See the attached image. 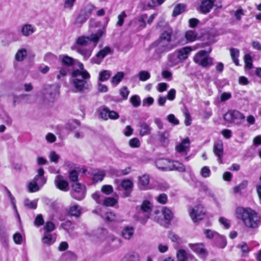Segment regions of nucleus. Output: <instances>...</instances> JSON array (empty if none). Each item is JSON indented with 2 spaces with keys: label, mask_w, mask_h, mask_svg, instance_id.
Listing matches in <instances>:
<instances>
[{
  "label": "nucleus",
  "mask_w": 261,
  "mask_h": 261,
  "mask_svg": "<svg viewBox=\"0 0 261 261\" xmlns=\"http://www.w3.org/2000/svg\"><path fill=\"white\" fill-rule=\"evenodd\" d=\"M94 9H95V7L94 5L90 4H87L85 7V15L89 17V16Z\"/></svg>",
  "instance_id": "obj_63"
},
{
  "label": "nucleus",
  "mask_w": 261,
  "mask_h": 261,
  "mask_svg": "<svg viewBox=\"0 0 261 261\" xmlns=\"http://www.w3.org/2000/svg\"><path fill=\"white\" fill-rule=\"evenodd\" d=\"M55 185L57 188L64 191L67 192L69 190V184L64 179L61 175H57L54 180Z\"/></svg>",
  "instance_id": "obj_17"
},
{
  "label": "nucleus",
  "mask_w": 261,
  "mask_h": 261,
  "mask_svg": "<svg viewBox=\"0 0 261 261\" xmlns=\"http://www.w3.org/2000/svg\"><path fill=\"white\" fill-rule=\"evenodd\" d=\"M101 191L106 195H110L113 192V188L111 185H103L101 188Z\"/></svg>",
  "instance_id": "obj_59"
},
{
  "label": "nucleus",
  "mask_w": 261,
  "mask_h": 261,
  "mask_svg": "<svg viewBox=\"0 0 261 261\" xmlns=\"http://www.w3.org/2000/svg\"><path fill=\"white\" fill-rule=\"evenodd\" d=\"M185 37L188 41L193 42L196 40L197 34L193 31L189 30L186 32Z\"/></svg>",
  "instance_id": "obj_39"
},
{
  "label": "nucleus",
  "mask_w": 261,
  "mask_h": 261,
  "mask_svg": "<svg viewBox=\"0 0 261 261\" xmlns=\"http://www.w3.org/2000/svg\"><path fill=\"white\" fill-rule=\"evenodd\" d=\"M79 69L74 70L72 72L73 78L72 84L77 92H83L90 89L91 85L89 82L90 75L84 68V65L78 62Z\"/></svg>",
  "instance_id": "obj_2"
},
{
  "label": "nucleus",
  "mask_w": 261,
  "mask_h": 261,
  "mask_svg": "<svg viewBox=\"0 0 261 261\" xmlns=\"http://www.w3.org/2000/svg\"><path fill=\"white\" fill-rule=\"evenodd\" d=\"M189 246L193 252L202 259H205L208 255V252L203 243L189 244Z\"/></svg>",
  "instance_id": "obj_13"
},
{
  "label": "nucleus",
  "mask_w": 261,
  "mask_h": 261,
  "mask_svg": "<svg viewBox=\"0 0 261 261\" xmlns=\"http://www.w3.org/2000/svg\"><path fill=\"white\" fill-rule=\"evenodd\" d=\"M130 101L134 107H138L141 104V99L137 95L132 96L130 98Z\"/></svg>",
  "instance_id": "obj_53"
},
{
  "label": "nucleus",
  "mask_w": 261,
  "mask_h": 261,
  "mask_svg": "<svg viewBox=\"0 0 261 261\" xmlns=\"http://www.w3.org/2000/svg\"><path fill=\"white\" fill-rule=\"evenodd\" d=\"M199 47L198 45L192 46H186L181 49H177L169 55L168 61L170 66H174L181 63L188 58L192 51L195 50Z\"/></svg>",
  "instance_id": "obj_3"
},
{
  "label": "nucleus",
  "mask_w": 261,
  "mask_h": 261,
  "mask_svg": "<svg viewBox=\"0 0 261 261\" xmlns=\"http://www.w3.org/2000/svg\"><path fill=\"white\" fill-rule=\"evenodd\" d=\"M139 133L141 136L148 135L150 133L151 128L149 124L145 122H141L139 123Z\"/></svg>",
  "instance_id": "obj_24"
},
{
  "label": "nucleus",
  "mask_w": 261,
  "mask_h": 261,
  "mask_svg": "<svg viewBox=\"0 0 261 261\" xmlns=\"http://www.w3.org/2000/svg\"><path fill=\"white\" fill-rule=\"evenodd\" d=\"M172 34L173 31L172 29L169 28L161 34L159 39L170 43Z\"/></svg>",
  "instance_id": "obj_30"
},
{
  "label": "nucleus",
  "mask_w": 261,
  "mask_h": 261,
  "mask_svg": "<svg viewBox=\"0 0 261 261\" xmlns=\"http://www.w3.org/2000/svg\"><path fill=\"white\" fill-rule=\"evenodd\" d=\"M234 215L247 228L255 229L260 225L259 215L250 207H238L235 210Z\"/></svg>",
  "instance_id": "obj_1"
},
{
  "label": "nucleus",
  "mask_w": 261,
  "mask_h": 261,
  "mask_svg": "<svg viewBox=\"0 0 261 261\" xmlns=\"http://www.w3.org/2000/svg\"><path fill=\"white\" fill-rule=\"evenodd\" d=\"M156 200L162 204H165L167 202L168 197L166 194L162 193L155 197Z\"/></svg>",
  "instance_id": "obj_56"
},
{
  "label": "nucleus",
  "mask_w": 261,
  "mask_h": 261,
  "mask_svg": "<svg viewBox=\"0 0 261 261\" xmlns=\"http://www.w3.org/2000/svg\"><path fill=\"white\" fill-rule=\"evenodd\" d=\"M105 33L104 30H99L95 34H92L90 37L80 36L76 40V43L81 46L84 47L93 42V47H95L99 39Z\"/></svg>",
  "instance_id": "obj_5"
},
{
  "label": "nucleus",
  "mask_w": 261,
  "mask_h": 261,
  "mask_svg": "<svg viewBox=\"0 0 261 261\" xmlns=\"http://www.w3.org/2000/svg\"><path fill=\"white\" fill-rule=\"evenodd\" d=\"M154 102V99L152 97H148L143 100L142 105L143 107H149Z\"/></svg>",
  "instance_id": "obj_64"
},
{
  "label": "nucleus",
  "mask_w": 261,
  "mask_h": 261,
  "mask_svg": "<svg viewBox=\"0 0 261 261\" xmlns=\"http://www.w3.org/2000/svg\"><path fill=\"white\" fill-rule=\"evenodd\" d=\"M211 51V49L208 52L204 50H200L194 56L193 58L194 62L203 67L212 65L213 64V59L208 56V54Z\"/></svg>",
  "instance_id": "obj_7"
},
{
  "label": "nucleus",
  "mask_w": 261,
  "mask_h": 261,
  "mask_svg": "<svg viewBox=\"0 0 261 261\" xmlns=\"http://www.w3.org/2000/svg\"><path fill=\"white\" fill-rule=\"evenodd\" d=\"M248 185V181L247 180H243L241 183H240L239 185L233 188V191L234 193H239L241 192L242 190L246 188V187Z\"/></svg>",
  "instance_id": "obj_55"
},
{
  "label": "nucleus",
  "mask_w": 261,
  "mask_h": 261,
  "mask_svg": "<svg viewBox=\"0 0 261 261\" xmlns=\"http://www.w3.org/2000/svg\"><path fill=\"white\" fill-rule=\"evenodd\" d=\"M204 233L207 239H214V240L215 239H221L222 242L220 245L221 248H223L226 246V240L223 236H221L217 232L209 229H205Z\"/></svg>",
  "instance_id": "obj_16"
},
{
  "label": "nucleus",
  "mask_w": 261,
  "mask_h": 261,
  "mask_svg": "<svg viewBox=\"0 0 261 261\" xmlns=\"http://www.w3.org/2000/svg\"><path fill=\"white\" fill-rule=\"evenodd\" d=\"M98 117L104 120L109 119L115 120L119 117V115L115 111L110 110L108 108L102 106L97 110Z\"/></svg>",
  "instance_id": "obj_10"
},
{
  "label": "nucleus",
  "mask_w": 261,
  "mask_h": 261,
  "mask_svg": "<svg viewBox=\"0 0 261 261\" xmlns=\"http://www.w3.org/2000/svg\"><path fill=\"white\" fill-rule=\"evenodd\" d=\"M190 144L189 138L184 139L180 143L176 146V150L178 153L186 155L189 151Z\"/></svg>",
  "instance_id": "obj_19"
},
{
  "label": "nucleus",
  "mask_w": 261,
  "mask_h": 261,
  "mask_svg": "<svg viewBox=\"0 0 261 261\" xmlns=\"http://www.w3.org/2000/svg\"><path fill=\"white\" fill-rule=\"evenodd\" d=\"M155 165L159 169L164 171L176 170L182 172L185 170V167L181 163L177 161H170L166 159L157 160Z\"/></svg>",
  "instance_id": "obj_4"
},
{
  "label": "nucleus",
  "mask_w": 261,
  "mask_h": 261,
  "mask_svg": "<svg viewBox=\"0 0 261 261\" xmlns=\"http://www.w3.org/2000/svg\"><path fill=\"white\" fill-rule=\"evenodd\" d=\"M94 47H91L87 48L83 46H79L77 47V51L82 55L85 59H88L91 55Z\"/></svg>",
  "instance_id": "obj_27"
},
{
  "label": "nucleus",
  "mask_w": 261,
  "mask_h": 261,
  "mask_svg": "<svg viewBox=\"0 0 261 261\" xmlns=\"http://www.w3.org/2000/svg\"><path fill=\"white\" fill-rule=\"evenodd\" d=\"M152 204L147 200H145L143 202L141 206V212L140 214H142L144 216V219L140 218V221L142 224H145L146 222L147 219L149 218L151 211Z\"/></svg>",
  "instance_id": "obj_15"
},
{
  "label": "nucleus",
  "mask_w": 261,
  "mask_h": 261,
  "mask_svg": "<svg viewBox=\"0 0 261 261\" xmlns=\"http://www.w3.org/2000/svg\"><path fill=\"white\" fill-rule=\"evenodd\" d=\"M148 17V16L146 14H143L141 15L140 17L135 20L136 23L138 24V27L139 29L141 30L146 26L145 19H146Z\"/></svg>",
  "instance_id": "obj_38"
},
{
  "label": "nucleus",
  "mask_w": 261,
  "mask_h": 261,
  "mask_svg": "<svg viewBox=\"0 0 261 261\" xmlns=\"http://www.w3.org/2000/svg\"><path fill=\"white\" fill-rule=\"evenodd\" d=\"M245 66L248 69H251L253 67L252 57L249 54H246L244 56Z\"/></svg>",
  "instance_id": "obj_50"
},
{
  "label": "nucleus",
  "mask_w": 261,
  "mask_h": 261,
  "mask_svg": "<svg viewBox=\"0 0 261 261\" xmlns=\"http://www.w3.org/2000/svg\"><path fill=\"white\" fill-rule=\"evenodd\" d=\"M60 86L58 84L47 85L43 91L44 98L49 102H53L59 95Z\"/></svg>",
  "instance_id": "obj_6"
},
{
  "label": "nucleus",
  "mask_w": 261,
  "mask_h": 261,
  "mask_svg": "<svg viewBox=\"0 0 261 261\" xmlns=\"http://www.w3.org/2000/svg\"><path fill=\"white\" fill-rule=\"evenodd\" d=\"M105 175V172L103 171H95L93 173V180L95 182L101 181L102 180Z\"/></svg>",
  "instance_id": "obj_40"
},
{
  "label": "nucleus",
  "mask_w": 261,
  "mask_h": 261,
  "mask_svg": "<svg viewBox=\"0 0 261 261\" xmlns=\"http://www.w3.org/2000/svg\"><path fill=\"white\" fill-rule=\"evenodd\" d=\"M57 59V57L51 53H47L44 56V61L51 63Z\"/></svg>",
  "instance_id": "obj_54"
},
{
  "label": "nucleus",
  "mask_w": 261,
  "mask_h": 261,
  "mask_svg": "<svg viewBox=\"0 0 261 261\" xmlns=\"http://www.w3.org/2000/svg\"><path fill=\"white\" fill-rule=\"evenodd\" d=\"M28 187L30 192H35L39 191L42 187L35 180H33L29 184Z\"/></svg>",
  "instance_id": "obj_42"
},
{
  "label": "nucleus",
  "mask_w": 261,
  "mask_h": 261,
  "mask_svg": "<svg viewBox=\"0 0 261 261\" xmlns=\"http://www.w3.org/2000/svg\"><path fill=\"white\" fill-rule=\"evenodd\" d=\"M112 51L109 46H106L100 50L97 54L91 59V63L93 64H100L103 59L107 55L111 54Z\"/></svg>",
  "instance_id": "obj_14"
},
{
  "label": "nucleus",
  "mask_w": 261,
  "mask_h": 261,
  "mask_svg": "<svg viewBox=\"0 0 261 261\" xmlns=\"http://www.w3.org/2000/svg\"><path fill=\"white\" fill-rule=\"evenodd\" d=\"M42 241L44 244L50 245L55 242V239L54 238L53 236L51 233L45 232L44 237L42 239Z\"/></svg>",
  "instance_id": "obj_33"
},
{
  "label": "nucleus",
  "mask_w": 261,
  "mask_h": 261,
  "mask_svg": "<svg viewBox=\"0 0 261 261\" xmlns=\"http://www.w3.org/2000/svg\"><path fill=\"white\" fill-rule=\"evenodd\" d=\"M5 190L6 191V193H7V194L8 196L9 197V199L10 200L11 203L13 205V208H14V211H16V212L17 213L18 216H19V215L18 214V212H17V209H16V206L15 198L14 197V196L11 194V192L8 189V188L7 187H5Z\"/></svg>",
  "instance_id": "obj_48"
},
{
  "label": "nucleus",
  "mask_w": 261,
  "mask_h": 261,
  "mask_svg": "<svg viewBox=\"0 0 261 261\" xmlns=\"http://www.w3.org/2000/svg\"><path fill=\"white\" fill-rule=\"evenodd\" d=\"M105 219L108 221H114L117 219L116 215L111 212L105 214Z\"/></svg>",
  "instance_id": "obj_62"
},
{
  "label": "nucleus",
  "mask_w": 261,
  "mask_h": 261,
  "mask_svg": "<svg viewBox=\"0 0 261 261\" xmlns=\"http://www.w3.org/2000/svg\"><path fill=\"white\" fill-rule=\"evenodd\" d=\"M213 151L218 156V160L221 161L223 154V144L222 141L217 140L214 143Z\"/></svg>",
  "instance_id": "obj_21"
},
{
  "label": "nucleus",
  "mask_w": 261,
  "mask_h": 261,
  "mask_svg": "<svg viewBox=\"0 0 261 261\" xmlns=\"http://www.w3.org/2000/svg\"><path fill=\"white\" fill-rule=\"evenodd\" d=\"M133 182L129 179H124L122 180L121 185L117 188V189L120 190L122 188L125 191L124 193V197H129L130 193L133 188Z\"/></svg>",
  "instance_id": "obj_20"
},
{
  "label": "nucleus",
  "mask_w": 261,
  "mask_h": 261,
  "mask_svg": "<svg viewBox=\"0 0 261 261\" xmlns=\"http://www.w3.org/2000/svg\"><path fill=\"white\" fill-rule=\"evenodd\" d=\"M211 173V170L207 166H204L200 170V175L204 178H207L210 177Z\"/></svg>",
  "instance_id": "obj_58"
},
{
  "label": "nucleus",
  "mask_w": 261,
  "mask_h": 261,
  "mask_svg": "<svg viewBox=\"0 0 261 261\" xmlns=\"http://www.w3.org/2000/svg\"><path fill=\"white\" fill-rule=\"evenodd\" d=\"M118 196L116 197H107L102 201V203L106 206H113L118 202Z\"/></svg>",
  "instance_id": "obj_31"
},
{
  "label": "nucleus",
  "mask_w": 261,
  "mask_h": 261,
  "mask_svg": "<svg viewBox=\"0 0 261 261\" xmlns=\"http://www.w3.org/2000/svg\"><path fill=\"white\" fill-rule=\"evenodd\" d=\"M172 49L170 43L159 39L156 42L155 52L158 54L168 52Z\"/></svg>",
  "instance_id": "obj_18"
},
{
  "label": "nucleus",
  "mask_w": 261,
  "mask_h": 261,
  "mask_svg": "<svg viewBox=\"0 0 261 261\" xmlns=\"http://www.w3.org/2000/svg\"><path fill=\"white\" fill-rule=\"evenodd\" d=\"M188 256H191L195 261H197L193 255H189L186 251L184 249H179L177 251L176 257L179 261H186Z\"/></svg>",
  "instance_id": "obj_28"
},
{
  "label": "nucleus",
  "mask_w": 261,
  "mask_h": 261,
  "mask_svg": "<svg viewBox=\"0 0 261 261\" xmlns=\"http://www.w3.org/2000/svg\"><path fill=\"white\" fill-rule=\"evenodd\" d=\"M219 222L225 229H229L231 226L230 220L225 217H220L219 219Z\"/></svg>",
  "instance_id": "obj_51"
},
{
  "label": "nucleus",
  "mask_w": 261,
  "mask_h": 261,
  "mask_svg": "<svg viewBox=\"0 0 261 261\" xmlns=\"http://www.w3.org/2000/svg\"><path fill=\"white\" fill-rule=\"evenodd\" d=\"M134 230L132 227L127 226L123 229L122 231V236L125 239H130L134 234Z\"/></svg>",
  "instance_id": "obj_34"
},
{
  "label": "nucleus",
  "mask_w": 261,
  "mask_h": 261,
  "mask_svg": "<svg viewBox=\"0 0 261 261\" xmlns=\"http://www.w3.org/2000/svg\"><path fill=\"white\" fill-rule=\"evenodd\" d=\"M139 79L141 81H146L150 77L149 72L145 70L141 71L138 74Z\"/></svg>",
  "instance_id": "obj_52"
},
{
  "label": "nucleus",
  "mask_w": 261,
  "mask_h": 261,
  "mask_svg": "<svg viewBox=\"0 0 261 261\" xmlns=\"http://www.w3.org/2000/svg\"><path fill=\"white\" fill-rule=\"evenodd\" d=\"M205 212L203 206L199 204L193 207L190 212V216L194 222L202 220L205 216Z\"/></svg>",
  "instance_id": "obj_12"
},
{
  "label": "nucleus",
  "mask_w": 261,
  "mask_h": 261,
  "mask_svg": "<svg viewBox=\"0 0 261 261\" xmlns=\"http://www.w3.org/2000/svg\"><path fill=\"white\" fill-rule=\"evenodd\" d=\"M60 58L61 60L62 64L67 66H71L77 62L76 60L67 55H61L60 56Z\"/></svg>",
  "instance_id": "obj_29"
},
{
  "label": "nucleus",
  "mask_w": 261,
  "mask_h": 261,
  "mask_svg": "<svg viewBox=\"0 0 261 261\" xmlns=\"http://www.w3.org/2000/svg\"><path fill=\"white\" fill-rule=\"evenodd\" d=\"M162 214L166 220L170 221L173 218V214L171 210L164 207L162 209Z\"/></svg>",
  "instance_id": "obj_46"
},
{
  "label": "nucleus",
  "mask_w": 261,
  "mask_h": 261,
  "mask_svg": "<svg viewBox=\"0 0 261 261\" xmlns=\"http://www.w3.org/2000/svg\"><path fill=\"white\" fill-rule=\"evenodd\" d=\"M44 170L40 168L37 170V174L34 177L33 180L42 187L46 182V178L44 176Z\"/></svg>",
  "instance_id": "obj_22"
},
{
  "label": "nucleus",
  "mask_w": 261,
  "mask_h": 261,
  "mask_svg": "<svg viewBox=\"0 0 261 261\" xmlns=\"http://www.w3.org/2000/svg\"><path fill=\"white\" fill-rule=\"evenodd\" d=\"M106 233L107 232L105 230L101 229L96 233V237H93L91 238V241L95 243H100L105 240Z\"/></svg>",
  "instance_id": "obj_26"
},
{
  "label": "nucleus",
  "mask_w": 261,
  "mask_h": 261,
  "mask_svg": "<svg viewBox=\"0 0 261 261\" xmlns=\"http://www.w3.org/2000/svg\"><path fill=\"white\" fill-rule=\"evenodd\" d=\"M55 228L54 224L51 222H47L44 226L43 229L45 231L50 233L51 231H53Z\"/></svg>",
  "instance_id": "obj_61"
},
{
  "label": "nucleus",
  "mask_w": 261,
  "mask_h": 261,
  "mask_svg": "<svg viewBox=\"0 0 261 261\" xmlns=\"http://www.w3.org/2000/svg\"><path fill=\"white\" fill-rule=\"evenodd\" d=\"M69 213L72 216L78 217L81 214V208L78 205H73L70 207L69 210Z\"/></svg>",
  "instance_id": "obj_35"
},
{
  "label": "nucleus",
  "mask_w": 261,
  "mask_h": 261,
  "mask_svg": "<svg viewBox=\"0 0 261 261\" xmlns=\"http://www.w3.org/2000/svg\"><path fill=\"white\" fill-rule=\"evenodd\" d=\"M124 76V73L123 72H118L111 80V83L115 86H117L119 83L122 81Z\"/></svg>",
  "instance_id": "obj_32"
},
{
  "label": "nucleus",
  "mask_w": 261,
  "mask_h": 261,
  "mask_svg": "<svg viewBox=\"0 0 261 261\" xmlns=\"http://www.w3.org/2000/svg\"><path fill=\"white\" fill-rule=\"evenodd\" d=\"M36 31L35 27L31 24H25L23 25L21 29L22 35L25 37L32 35Z\"/></svg>",
  "instance_id": "obj_23"
},
{
  "label": "nucleus",
  "mask_w": 261,
  "mask_h": 261,
  "mask_svg": "<svg viewBox=\"0 0 261 261\" xmlns=\"http://www.w3.org/2000/svg\"><path fill=\"white\" fill-rule=\"evenodd\" d=\"M27 55V53L26 49L23 48L19 49L15 55V59L18 61H21L24 60Z\"/></svg>",
  "instance_id": "obj_44"
},
{
  "label": "nucleus",
  "mask_w": 261,
  "mask_h": 261,
  "mask_svg": "<svg viewBox=\"0 0 261 261\" xmlns=\"http://www.w3.org/2000/svg\"><path fill=\"white\" fill-rule=\"evenodd\" d=\"M72 187L71 196L77 200L83 199L86 194V189L84 185L79 182H75L72 185Z\"/></svg>",
  "instance_id": "obj_11"
},
{
  "label": "nucleus",
  "mask_w": 261,
  "mask_h": 261,
  "mask_svg": "<svg viewBox=\"0 0 261 261\" xmlns=\"http://www.w3.org/2000/svg\"><path fill=\"white\" fill-rule=\"evenodd\" d=\"M111 75V72L110 70H105L99 73V80L104 82L108 80Z\"/></svg>",
  "instance_id": "obj_43"
},
{
  "label": "nucleus",
  "mask_w": 261,
  "mask_h": 261,
  "mask_svg": "<svg viewBox=\"0 0 261 261\" xmlns=\"http://www.w3.org/2000/svg\"><path fill=\"white\" fill-rule=\"evenodd\" d=\"M80 125V122L76 120H73L69 121L66 124L67 128L70 130H74Z\"/></svg>",
  "instance_id": "obj_47"
},
{
  "label": "nucleus",
  "mask_w": 261,
  "mask_h": 261,
  "mask_svg": "<svg viewBox=\"0 0 261 261\" xmlns=\"http://www.w3.org/2000/svg\"><path fill=\"white\" fill-rule=\"evenodd\" d=\"M230 14L232 15H234L237 20H240L242 17L245 15L243 10L242 8H239L236 11H232Z\"/></svg>",
  "instance_id": "obj_49"
},
{
  "label": "nucleus",
  "mask_w": 261,
  "mask_h": 261,
  "mask_svg": "<svg viewBox=\"0 0 261 261\" xmlns=\"http://www.w3.org/2000/svg\"><path fill=\"white\" fill-rule=\"evenodd\" d=\"M245 116L238 110L228 111L224 116V119L229 122L240 125L245 120Z\"/></svg>",
  "instance_id": "obj_8"
},
{
  "label": "nucleus",
  "mask_w": 261,
  "mask_h": 261,
  "mask_svg": "<svg viewBox=\"0 0 261 261\" xmlns=\"http://www.w3.org/2000/svg\"><path fill=\"white\" fill-rule=\"evenodd\" d=\"M230 54L233 62L236 65L238 66L239 65L238 57L240 54L239 49L234 48H231L230 49Z\"/></svg>",
  "instance_id": "obj_36"
},
{
  "label": "nucleus",
  "mask_w": 261,
  "mask_h": 261,
  "mask_svg": "<svg viewBox=\"0 0 261 261\" xmlns=\"http://www.w3.org/2000/svg\"><path fill=\"white\" fill-rule=\"evenodd\" d=\"M160 141L164 144L166 145L168 142V138L169 137V134L168 132L166 131L162 132L160 135Z\"/></svg>",
  "instance_id": "obj_57"
},
{
  "label": "nucleus",
  "mask_w": 261,
  "mask_h": 261,
  "mask_svg": "<svg viewBox=\"0 0 261 261\" xmlns=\"http://www.w3.org/2000/svg\"><path fill=\"white\" fill-rule=\"evenodd\" d=\"M48 157L50 161L55 163H57L60 159V155L54 151H51L50 152Z\"/></svg>",
  "instance_id": "obj_60"
},
{
  "label": "nucleus",
  "mask_w": 261,
  "mask_h": 261,
  "mask_svg": "<svg viewBox=\"0 0 261 261\" xmlns=\"http://www.w3.org/2000/svg\"><path fill=\"white\" fill-rule=\"evenodd\" d=\"M61 226L70 235L71 234L74 230V225L70 221H66L62 223Z\"/></svg>",
  "instance_id": "obj_37"
},
{
  "label": "nucleus",
  "mask_w": 261,
  "mask_h": 261,
  "mask_svg": "<svg viewBox=\"0 0 261 261\" xmlns=\"http://www.w3.org/2000/svg\"><path fill=\"white\" fill-rule=\"evenodd\" d=\"M185 5L179 4L176 5L173 9L172 15L174 17L181 14L185 11Z\"/></svg>",
  "instance_id": "obj_45"
},
{
  "label": "nucleus",
  "mask_w": 261,
  "mask_h": 261,
  "mask_svg": "<svg viewBox=\"0 0 261 261\" xmlns=\"http://www.w3.org/2000/svg\"><path fill=\"white\" fill-rule=\"evenodd\" d=\"M139 184L141 188L143 190H147L151 189L150 186L148 185L149 182V177L147 174H144L139 178Z\"/></svg>",
  "instance_id": "obj_25"
},
{
  "label": "nucleus",
  "mask_w": 261,
  "mask_h": 261,
  "mask_svg": "<svg viewBox=\"0 0 261 261\" xmlns=\"http://www.w3.org/2000/svg\"><path fill=\"white\" fill-rule=\"evenodd\" d=\"M216 0H197V9L201 13L207 14L209 13L215 7L216 9H221V4H215Z\"/></svg>",
  "instance_id": "obj_9"
},
{
  "label": "nucleus",
  "mask_w": 261,
  "mask_h": 261,
  "mask_svg": "<svg viewBox=\"0 0 261 261\" xmlns=\"http://www.w3.org/2000/svg\"><path fill=\"white\" fill-rule=\"evenodd\" d=\"M37 199L31 200L27 198L24 200V205L29 208L35 209L37 206Z\"/></svg>",
  "instance_id": "obj_41"
}]
</instances>
